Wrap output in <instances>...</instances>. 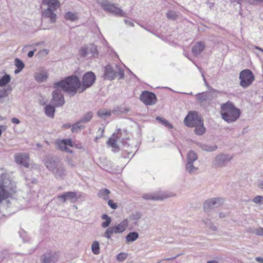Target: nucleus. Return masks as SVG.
I'll list each match as a JSON object with an SVG mask.
<instances>
[{
    "instance_id": "obj_18",
    "label": "nucleus",
    "mask_w": 263,
    "mask_h": 263,
    "mask_svg": "<svg viewBox=\"0 0 263 263\" xmlns=\"http://www.w3.org/2000/svg\"><path fill=\"white\" fill-rule=\"evenodd\" d=\"M57 260L55 254L51 252L46 253L41 256L42 263H55Z\"/></svg>"
},
{
    "instance_id": "obj_13",
    "label": "nucleus",
    "mask_w": 263,
    "mask_h": 263,
    "mask_svg": "<svg viewBox=\"0 0 263 263\" xmlns=\"http://www.w3.org/2000/svg\"><path fill=\"white\" fill-rule=\"evenodd\" d=\"M80 54L82 57H86L90 55V57H97L98 52L97 46L94 44H90L85 47H81L80 50Z\"/></svg>"
},
{
    "instance_id": "obj_42",
    "label": "nucleus",
    "mask_w": 263,
    "mask_h": 263,
    "mask_svg": "<svg viewBox=\"0 0 263 263\" xmlns=\"http://www.w3.org/2000/svg\"><path fill=\"white\" fill-rule=\"evenodd\" d=\"M115 66L116 67V77H118V79L119 80L123 79L124 78V70L120 68L119 66L116 64H115Z\"/></svg>"
},
{
    "instance_id": "obj_43",
    "label": "nucleus",
    "mask_w": 263,
    "mask_h": 263,
    "mask_svg": "<svg viewBox=\"0 0 263 263\" xmlns=\"http://www.w3.org/2000/svg\"><path fill=\"white\" fill-rule=\"evenodd\" d=\"M64 18L66 20H69L70 21H74L78 20L77 13H74L71 12H68L66 13L64 15Z\"/></svg>"
},
{
    "instance_id": "obj_41",
    "label": "nucleus",
    "mask_w": 263,
    "mask_h": 263,
    "mask_svg": "<svg viewBox=\"0 0 263 263\" xmlns=\"http://www.w3.org/2000/svg\"><path fill=\"white\" fill-rule=\"evenodd\" d=\"M44 2H46L48 5V8H51L56 10V7L59 6V2L58 0H44Z\"/></svg>"
},
{
    "instance_id": "obj_25",
    "label": "nucleus",
    "mask_w": 263,
    "mask_h": 263,
    "mask_svg": "<svg viewBox=\"0 0 263 263\" xmlns=\"http://www.w3.org/2000/svg\"><path fill=\"white\" fill-rule=\"evenodd\" d=\"M142 214L140 212H135L132 213L128 217V221H134V224L135 225L138 224V221L141 217Z\"/></svg>"
},
{
    "instance_id": "obj_11",
    "label": "nucleus",
    "mask_w": 263,
    "mask_h": 263,
    "mask_svg": "<svg viewBox=\"0 0 263 263\" xmlns=\"http://www.w3.org/2000/svg\"><path fill=\"white\" fill-rule=\"evenodd\" d=\"M224 202L222 198H213L206 200L203 204V209L205 212L209 213L215 208L220 206Z\"/></svg>"
},
{
    "instance_id": "obj_34",
    "label": "nucleus",
    "mask_w": 263,
    "mask_h": 263,
    "mask_svg": "<svg viewBox=\"0 0 263 263\" xmlns=\"http://www.w3.org/2000/svg\"><path fill=\"white\" fill-rule=\"evenodd\" d=\"M101 218L105 220L101 224V227L103 228H107L111 222V217H109L107 214H104L101 216Z\"/></svg>"
},
{
    "instance_id": "obj_10",
    "label": "nucleus",
    "mask_w": 263,
    "mask_h": 263,
    "mask_svg": "<svg viewBox=\"0 0 263 263\" xmlns=\"http://www.w3.org/2000/svg\"><path fill=\"white\" fill-rule=\"evenodd\" d=\"M232 157L228 154L220 153L217 155L212 162V167H222L226 165Z\"/></svg>"
},
{
    "instance_id": "obj_27",
    "label": "nucleus",
    "mask_w": 263,
    "mask_h": 263,
    "mask_svg": "<svg viewBox=\"0 0 263 263\" xmlns=\"http://www.w3.org/2000/svg\"><path fill=\"white\" fill-rule=\"evenodd\" d=\"M198 159L197 154L193 151L190 150L187 154L186 162L194 163Z\"/></svg>"
},
{
    "instance_id": "obj_2",
    "label": "nucleus",
    "mask_w": 263,
    "mask_h": 263,
    "mask_svg": "<svg viewBox=\"0 0 263 263\" xmlns=\"http://www.w3.org/2000/svg\"><path fill=\"white\" fill-rule=\"evenodd\" d=\"M44 163L55 178L63 179L67 175V171L64 163L57 157L46 156L44 160Z\"/></svg>"
},
{
    "instance_id": "obj_32",
    "label": "nucleus",
    "mask_w": 263,
    "mask_h": 263,
    "mask_svg": "<svg viewBox=\"0 0 263 263\" xmlns=\"http://www.w3.org/2000/svg\"><path fill=\"white\" fill-rule=\"evenodd\" d=\"M80 120L73 124L72 126L71 131L72 133H78L81 129L85 128V126Z\"/></svg>"
},
{
    "instance_id": "obj_30",
    "label": "nucleus",
    "mask_w": 263,
    "mask_h": 263,
    "mask_svg": "<svg viewBox=\"0 0 263 263\" xmlns=\"http://www.w3.org/2000/svg\"><path fill=\"white\" fill-rule=\"evenodd\" d=\"M209 94L207 92L198 93L196 95V99L200 102L203 103L206 101L209 98Z\"/></svg>"
},
{
    "instance_id": "obj_8",
    "label": "nucleus",
    "mask_w": 263,
    "mask_h": 263,
    "mask_svg": "<svg viewBox=\"0 0 263 263\" xmlns=\"http://www.w3.org/2000/svg\"><path fill=\"white\" fill-rule=\"evenodd\" d=\"M96 77L92 71L86 72L82 78L81 88L80 93L83 92L86 89L90 88L95 82Z\"/></svg>"
},
{
    "instance_id": "obj_6",
    "label": "nucleus",
    "mask_w": 263,
    "mask_h": 263,
    "mask_svg": "<svg viewBox=\"0 0 263 263\" xmlns=\"http://www.w3.org/2000/svg\"><path fill=\"white\" fill-rule=\"evenodd\" d=\"M98 3L101 5L103 10L108 13L121 17L126 16L125 12L108 0H100Z\"/></svg>"
},
{
    "instance_id": "obj_37",
    "label": "nucleus",
    "mask_w": 263,
    "mask_h": 263,
    "mask_svg": "<svg viewBox=\"0 0 263 263\" xmlns=\"http://www.w3.org/2000/svg\"><path fill=\"white\" fill-rule=\"evenodd\" d=\"M11 80V77L9 74H5L0 78V87H3L8 84Z\"/></svg>"
},
{
    "instance_id": "obj_31",
    "label": "nucleus",
    "mask_w": 263,
    "mask_h": 263,
    "mask_svg": "<svg viewBox=\"0 0 263 263\" xmlns=\"http://www.w3.org/2000/svg\"><path fill=\"white\" fill-rule=\"evenodd\" d=\"M80 120L73 124L72 126L71 131L72 133H78L81 129L85 128V126Z\"/></svg>"
},
{
    "instance_id": "obj_12",
    "label": "nucleus",
    "mask_w": 263,
    "mask_h": 263,
    "mask_svg": "<svg viewBox=\"0 0 263 263\" xmlns=\"http://www.w3.org/2000/svg\"><path fill=\"white\" fill-rule=\"evenodd\" d=\"M140 100L146 105H152L156 104L157 97L155 93L149 91H143L140 96Z\"/></svg>"
},
{
    "instance_id": "obj_22",
    "label": "nucleus",
    "mask_w": 263,
    "mask_h": 263,
    "mask_svg": "<svg viewBox=\"0 0 263 263\" xmlns=\"http://www.w3.org/2000/svg\"><path fill=\"white\" fill-rule=\"evenodd\" d=\"M48 73L46 71H42L35 74V80L39 82H43L46 81L48 78Z\"/></svg>"
},
{
    "instance_id": "obj_20",
    "label": "nucleus",
    "mask_w": 263,
    "mask_h": 263,
    "mask_svg": "<svg viewBox=\"0 0 263 263\" xmlns=\"http://www.w3.org/2000/svg\"><path fill=\"white\" fill-rule=\"evenodd\" d=\"M128 224V219L126 218L124 219L118 224L114 226L113 227L116 231V234L123 233L126 230Z\"/></svg>"
},
{
    "instance_id": "obj_58",
    "label": "nucleus",
    "mask_w": 263,
    "mask_h": 263,
    "mask_svg": "<svg viewBox=\"0 0 263 263\" xmlns=\"http://www.w3.org/2000/svg\"><path fill=\"white\" fill-rule=\"evenodd\" d=\"M124 22L126 25H129L130 26H134V23L132 22L128 21L127 20H124Z\"/></svg>"
},
{
    "instance_id": "obj_36",
    "label": "nucleus",
    "mask_w": 263,
    "mask_h": 263,
    "mask_svg": "<svg viewBox=\"0 0 263 263\" xmlns=\"http://www.w3.org/2000/svg\"><path fill=\"white\" fill-rule=\"evenodd\" d=\"M130 110L129 108L128 107H123L121 106H118L115 107L112 110V113H117V114H126Z\"/></svg>"
},
{
    "instance_id": "obj_44",
    "label": "nucleus",
    "mask_w": 263,
    "mask_h": 263,
    "mask_svg": "<svg viewBox=\"0 0 263 263\" xmlns=\"http://www.w3.org/2000/svg\"><path fill=\"white\" fill-rule=\"evenodd\" d=\"M156 120L168 128L172 129L173 127V125L168 121L162 117L158 116L156 117Z\"/></svg>"
},
{
    "instance_id": "obj_50",
    "label": "nucleus",
    "mask_w": 263,
    "mask_h": 263,
    "mask_svg": "<svg viewBox=\"0 0 263 263\" xmlns=\"http://www.w3.org/2000/svg\"><path fill=\"white\" fill-rule=\"evenodd\" d=\"M127 254L125 253H120L117 256V259L118 261H123L127 257Z\"/></svg>"
},
{
    "instance_id": "obj_23",
    "label": "nucleus",
    "mask_w": 263,
    "mask_h": 263,
    "mask_svg": "<svg viewBox=\"0 0 263 263\" xmlns=\"http://www.w3.org/2000/svg\"><path fill=\"white\" fill-rule=\"evenodd\" d=\"M56 107H54V106L48 104L45 106L44 109H45V113L47 116H48L49 118H53L54 116V113L55 111V108Z\"/></svg>"
},
{
    "instance_id": "obj_24",
    "label": "nucleus",
    "mask_w": 263,
    "mask_h": 263,
    "mask_svg": "<svg viewBox=\"0 0 263 263\" xmlns=\"http://www.w3.org/2000/svg\"><path fill=\"white\" fill-rule=\"evenodd\" d=\"M139 236V235L137 232H129L125 237L126 242L127 243L135 241Z\"/></svg>"
},
{
    "instance_id": "obj_3",
    "label": "nucleus",
    "mask_w": 263,
    "mask_h": 263,
    "mask_svg": "<svg viewBox=\"0 0 263 263\" xmlns=\"http://www.w3.org/2000/svg\"><path fill=\"white\" fill-rule=\"evenodd\" d=\"M81 83L76 75H71L65 78L63 80L53 84V88L60 87L71 96H74L77 91L81 90Z\"/></svg>"
},
{
    "instance_id": "obj_33",
    "label": "nucleus",
    "mask_w": 263,
    "mask_h": 263,
    "mask_svg": "<svg viewBox=\"0 0 263 263\" xmlns=\"http://www.w3.org/2000/svg\"><path fill=\"white\" fill-rule=\"evenodd\" d=\"M80 120L73 124L72 126L71 131L72 133H78L81 129L85 128V126Z\"/></svg>"
},
{
    "instance_id": "obj_56",
    "label": "nucleus",
    "mask_w": 263,
    "mask_h": 263,
    "mask_svg": "<svg viewBox=\"0 0 263 263\" xmlns=\"http://www.w3.org/2000/svg\"><path fill=\"white\" fill-rule=\"evenodd\" d=\"M36 49H34L33 50H31L28 53V57L29 58H32L33 55H34V52L35 51Z\"/></svg>"
},
{
    "instance_id": "obj_17",
    "label": "nucleus",
    "mask_w": 263,
    "mask_h": 263,
    "mask_svg": "<svg viewBox=\"0 0 263 263\" xmlns=\"http://www.w3.org/2000/svg\"><path fill=\"white\" fill-rule=\"evenodd\" d=\"M58 199H61L63 202L66 200H69L71 202H74L77 201L78 197L77 193L74 192H67L58 197Z\"/></svg>"
},
{
    "instance_id": "obj_47",
    "label": "nucleus",
    "mask_w": 263,
    "mask_h": 263,
    "mask_svg": "<svg viewBox=\"0 0 263 263\" xmlns=\"http://www.w3.org/2000/svg\"><path fill=\"white\" fill-rule=\"evenodd\" d=\"M118 140L115 138H110L107 143L111 147L114 148H117L118 147L117 142Z\"/></svg>"
},
{
    "instance_id": "obj_15",
    "label": "nucleus",
    "mask_w": 263,
    "mask_h": 263,
    "mask_svg": "<svg viewBox=\"0 0 263 263\" xmlns=\"http://www.w3.org/2000/svg\"><path fill=\"white\" fill-rule=\"evenodd\" d=\"M15 161L19 164L24 166L26 167L29 166V155L26 153H18L15 155Z\"/></svg>"
},
{
    "instance_id": "obj_60",
    "label": "nucleus",
    "mask_w": 263,
    "mask_h": 263,
    "mask_svg": "<svg viewBox=\"0 0 263 263\" xmlns=\"http://www.w3.org/2000/svg\"><path fill=\"white\" fill-rule=\"evenodd\" d=\"M256 260L260 263H263V257H257L256 258Z\"/></svg>"
},
{
    "instance_id": "obj_38",
    "label": "nucleus",
    "mask_w": 263,
    "mask_h": 263,
    "mask_svg": "<svg viewBox=\"0 0 263 263\" xmlns=\"http://www.w3.org/2000/svg\"><path fill=\"white\" fill-rule=\"evenodd\" d=\"M194 163L186 162L185 165L186 171L190 174H192L198 170V167L193 165Z\"/></svg>"
},
{
    "instance_id": "obj_7",
    "label": "nucleus",
    "mask_w": 263,
    "mask_h": 263,
    "mask_svg": "<svg viewBox=\"0 0 263 263\" xmlns=\"http://www.w3.org/2000/svg\"><path fill=\"white\" fill-rule=\"evenodd\" d=\"M240 85L243 88L249 87L255 80L252 71L248 69L242 70L239 73Z\"/></svg>"
},
{
    "instance_id": "obj_61",
    "label": "nucleus",
    "mask_w": 263,
    "mask_h": 263,
    "mask_svg": "<svg viewBox=\"0 0 263 263\" xmlns=\"http://www.w3.org/2000/svg\"><path fill=\"white\" fill-rule=\"evenodd\" d=\"M258 186L260 189H261L263 190V181H260V182L258 183Z\"/></svg>"
},
{
    "instance_id": "obj_63",
    "label": "nucleus",
    "mask_w": 263,
    "mask_h": 263,
    "mask_svg": "<svg viewBox=\"0 0 263 263\" xmlns=\"http://www.w3.org/2000/svg\"><path fill=\"white\" fill-rule=\"evenodd\" d=\"M22 70L23 69H22L16 68V69L14 71V73L15 74H17V73H20Z\"/></svg>"
},
{
    "instance_id": "obj_40",
    "label": "nucleus",
    "mask_w": 263,
    "mask_h": 263,
    "mask_svg": "<svg viewBox=\"0 0 263 263\" xmlns=\"http://www.w3.org/2000/svg\"><path fill=\"white\" fill-rule=\"evenodd\" d=\"M111 112L110 111H108L106 109H100L98 111L97 115L100 118L105 119L106 117H110Z\"/></svg>"
},
{
    "instance_id": "obj_35",
    "label": "nucleus",
    "mask_w": 263,
    "mask_h": 263,
    "mask_svg": "<svg viewBox=\"0 0 263 263\" xmlns=\"http://www.w3.org/2000/svg\"><path fill=\"white\" fill-rule=\"evenodd\" d=\"M92 117L93 112L91 111H89L85 113L79 120L82 123H87L91 120V119L92 118Z\"/></svg>"
},
{
    "instance_id": "obj_16",
    "label": "nucleus",
    "mask_w": 263,
    "mask_h": 263,
    "mask_svg": "<svg viewBox=\"0 0 263 263\" xmlns=\"http://www.w3.org/2000/svg\"><path fill=\"white\" fill-rule=\"evenodd\" d=\"M116 78V68L114 69L110 65L108 64L105 67L104 78V79L111 81Z\"/></svg>"
},
{
    "instance_id": "obj_55",
    "label": "nucleus",
    "mask_w": 263,
    "mask_h": 263,
    "mask_svg": "<svg viewBox=\"0 0 263 263\" xmlns=\"http://www.w3.org/2000/svg\"><path fill=\"white\" fill-rule=\"evenodd\" d=\"M11 122L12 123H14V124H18L20 123V121L17 118H13L12 119H11Z\"/></svg>"
},
{
    "instance_id": "obj_52",
    "label": "nucleus",
    "mask_w": 263,
    "mask_h": 263,
    "mask_svg": "<svg viewBox=\"0 0 263 263\" xmlns=\"http://www.w3.org/2000/svg\"><path fill=\"white\" fill-rule=\"evenodd\" d=\"M253 233L258 236H263V228L260 227L255 229Z\"/></svg>"
},
{
    "instance_id": "obj_64",
    "label": "nucleus",
    "mask_w": 263,
    "mask_h": 263,
    "mask_svg": "<svg viewBox=\"0 0 263 263\" xmlns=\"http://www.w3.org/2000/svg\"><path fill=\"white\" fill-rule=\"evenodd\" d=\"M226 216V214H224V213H219V217L220 218H224Z\"/></svg>"
},
{
    "instance_id": "obj_19",
    "label": "nucleus",
    "mask_w": 263,
    "mask_h": 263,
    "mask_svg": "<svg viewBox=\"0 0 263 263\" xmlns=\"http://www.w3.org/2000/svg\"><path fill=\"white\" fill-rule=\"evenodd\" d=\"M55 9L48 8L43 12V16L46 18H49L51 22L54 23L56 20V14L54 13Z\"/></svg>"
},
{
    "instance_id": "obj_48",
    "label": "nucleus",
    "mask_w": 263,
    "mask_h": 263,
    "mask_svg": "<svg viewBox=\"0 0 263 263\" xmlns=\"http://www.w3.org/2000/svg\"><path fill=\"white\" fill-rule=\"evenodd\" d=\"M15 65L16 68L23 69L25 67L24 62L20 59L16 58L14 61Z\"/></svg>"
},
{
    "instance_id": "obj_62",
    "label": "nucleus",
    "mask_w": 263,
    "mask_h": 263,
    "mask_svg": "<svg viewBox=\"0 0 263 263\" xmlns=\"http://www.w3.org/2000/svg\"><path fill=\"white\" fill-rule=\"evenodd\" d=\"M64 151L68 153H71L72 152V151L67 146L66 147Z\"/></svg>"
},
{
    "instance_id": "obj_29",
    "label": "nucleus",
    "mask_w": 263,
    "mask_h": 263,
    "mask_svg": "<svg viewBox=\"0 0 263 263\" xmlns=\"http://www.w3.org/2000/svg\"><path fill=\"white\" fill-rule=\"evenodd\" d=\"M110 193V191L107 189H103L100 190L98 193V196L104 200L109 199V194Z\"/></svg>"
},
{
    "instance_id": "obj_39",
    "label": "nucleus",
    "mask_w": 263,
    "mask_h": 263,
    "mask_svg": "<svg viewBox=\"0 0 263 263\" xmlns=\"http://www.w3.org/2000/svg\"><path fill=\"white\" fill-rule=\"evenodd\" d=\"M92 253L95 255H98L100 252V245L98 241H94L91 247Z\"/></svg>"
},
{
    "instance_id": "obj_45",
    "label": "nucleus",
    "mask_w": 263,
    "mask_h": 263,
    "mask_svg": "<svg viewBox=\"0 0 263 263\" xmlns=\"http://www.w3.org/2000/svg\"><path fill=\"white\" fill-rule=\"evenodd\" d=\"M114 233L116 234V231L114 227H109L106 230L104 236L108 239H110L111 237L112 234Z\"/></svg>"
},
{
    "instance_id": "obj_51",
    "label": "nucleus",
    "mask_w": 263,
    "mask_h": 263,
    "mask_svg": "<svg viewBox=\"0 0 263 263\" xmlns=\"http://www.w3.org/2000/svg\"><path fill=\"white\" fill-rule=\"evenodd\" d=\"M108 205L110 208L114 210H115L118 208L117 203L114 202L111 199L108 200Z\"/></svg>"
},
{
    "instance_id": "obj_21",
    "label": "nucleus",
    "mask_w": 263,
    "mask_h": 263,
    "mask_svg": "<svg viewBox=\"0 0 263 263\" xmlns=\"http://www.w3.org/2000/svg\"><path fill=\"white\" fill-rule=\"evenodd\" d=\"M204 48V43L203 42H197L192 48V53L194 55L197 56L201 53Z\"/></svg>"
},
{
    "instance_id": "obj_9",
    "label": "nucleus",
    "mask_w": 263,
    "mask_h": 263,
    "mask_svg": "<svg viewBox=\"0 0 263 263\" xmlns=\"http://www.w3.org/2000/svg\"><path fill=\"white\" fill-rule=\"evenodd\" d=\"M60 87L53 88L54 90L52 93V99L51 102L54 107H61L65 104L64 95Z\"/></svg>"
},
{
    "instance_id": "obj_49",
    "label": "nucleus",
    "mask_w": 263,
    "mask_h": 263,
    "mask_svg": "<svg viewBox=\"0 0 263 263\" xmlns=\"http://www.w3.org/2000/svg\"><path fill=\"white\" fill-rule=\"evenodd\" d=\"M253 202L256 204H262L263 203V196H257L253 199Z\"/></svg>"
},
{
    "instance_id": "obj_53",
    "label": "nucleus",
    "mask_w": 263,
    "mask_h": 263,
    "mask_svg": "<svg viewBox=\"0 0 263 263\" xmlns=\"http://www.w3.org/2000/svg\"><path fill=\"white\" fill-rule=\"evenodd\" d=\"M57 143L59 148L62 151H64L66 147H67V145H64V143L62 141V140H59L57 142Z\"/></svg>"
},
{
    "instance_id": "obj_1",
    "label": "nucleus",
    "mask_w": 263,
    "mask_h": 263,
    "mask_svg": "<svg viewBox=\"0 0 263 263\" xmlns=\"http://www.w3.org/2000/svg\"><path fill=\"white\" fill-rule=\"evenodd\" d=\"M16 191V185L3 168H0V204Z\"/></svg>"
},
{
    "instance_id": "obj_59",
    "label": "nucleus",
    "mask_w": 263,
    "mask_h": 263,
    "mask_svg": "<svg viewBox=\"0 0 263 263\" xmlns=\"http://www.w3.org/2000/svg\"><path fill=\"white\" fill-rule=\"evenodd\" d=\"M98 131H100V132H101V136H100V137H97L96 138V140H98V139H100V137H102V136H103V133H104V129H102L101 128H100L99 129V130H98Z\"/></svg>"
},
{
    "instance_id": "obj_46",
    "label": "nucleus",
    "mask_w": 263,
    "mask_h": 263,
    "mask_svg": "<svg viewBox=\"0 0 263 263\" xmlns=\"http://www.w3.org/2000/svg\"><path fill=\"white\" fill-rule=\"evenodd\" d=\"M167 17L172 20H176L177 18V14L174 11L169 10L166 13Z\"/></svg>"
},
{
    "instance_id": "obj_54",
    "label": "nucleus",
    "mask_w": 263,
    "mask_h": 263,
    "mask_svg": "<svg viewBox=\"0 0 263 263\" xmlns=\"http://www.w3.org/2000/svg\"><path fill=\"white\" fill-rule=\"evenodd\" d=\"M61 140L64 143V145H66L67 146L68 145L71 147L73 146L72 140L70 139H64Z\"/></svg>"
},
{
    "instance_id": "obj_14",
    "label": "nucleus",
    "mask_w": 263,
    "mask_h": 263,
    "mask_svg": "<svg viewBox=\"0 0 263 263\" xmlns=\"http://www.w3.org/2000/svg\"><path fill=\"white\" fill-rule=\"evenodd\" d=\"M171 196L166 195L162 194L160 192H153L150 193L144 194L142 197L147 200H162L164 199L167 198Z\"/></svg>"
},
{
    "instance_id": "obj_28",
    "label": "nucleus",
    "mask_w": 263,
    "mask_h": 263,
    "mask_svg": "<svg viewBox=\"0 0 263 263\" xmlns=\"http://www.w3.org/2000/svg\"><path fill=\"white\" fill-rule=\"evenodd\" d=\"M12 91V87L8 86L7 88L0 89V102H3L2 99L7 97Z\"/></svg>"
},
{
    "instance_id": "obj_57",
    "label": "nucleus",
    "mask_w": 263,
    "mask_h": 263,
    "mask_svg": "<svg viewBox=\"0 0 263 263\" xmlns=\"http://www.w3.org/2000/svg\"><path fill=\"white\" fill-rule=\"evenodd\" d=\"M243 0H230V2L231 3H237L238 4H239L241 5V2Z\"/></svg>"
},
{
    "instance_id": "obj_26",
    "label": "nucleus",
    "mask_w": 263,
    "mask_h": 263,
    "mask_svg": "<svg viewBox=\"0 0 263 263\" xmlns=\"http://www.w3.org/2000/svg\"><path fill=\"white\" fill-rule=\"evenodd\" d=\"M199 147L201 148L202 150L208 152L215 151L218 148L216 145H208L203 144H200Z\"/></svg>"
},
{
    "instance_id": "obj_5",
    "label": "nucleus",
    "mask_w": 263,
    "mask_h": 263,
    "mask_svg": "<svg viewBox=\"0 0 263 263\" xmlns=\"http://www.w3.org/2000/svg\"><path fill=\"white\" fill-rule=\"evenodd\" d=\"M222 118L228 123L236 121L240 116V111L231 101H228L221 105Z\"/></svg>"
},
{
    "instance_id": "obj_4",
    "label": "nucleus",
    "mask_w": 263,
    "mask_h": 263,
    "mask_svg": "<svg viewBox=\"0 0 263 263\" xmlns=\"http://www.w3.org/2000/svg\"><path fill=\"white\" fill-rule=\"evenodd\" d=\"M183 122L189 127H195V133L197 135L201 136L205 133L206 128L204 126L203 120L197 111H189Z\"/></svg>"
}]
</instances>
